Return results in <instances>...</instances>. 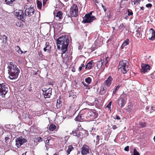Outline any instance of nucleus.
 Here are the masks:
<instances>
[{
  "mask_svg": "<svg viewBox=\"0 0 155 155\" xmlns=\"http://www.w3.org/2000/svg\"><path fill=\"white\" fill-rule=\"evenodd\" d=\"M79 118V116L77 117L75 119L76 120H77L78 121H80V120L78 119V118Z\"/></svg>",
  "mask_w": 155,
  "mask_h": 155,
  "instance_id": "55",
  "label": "nucleus"
},
{
  "mask_svg": "<svg viewBox=\"0 0 155 155\" xmlns=\"http://www.w3.org/2000/svg\"><path fill=\"white\" fill-rule=\"evenodd\" d=\"M91 151V149L89 147L85 144L83 145L81 148V153L82 155H86L89 153Z\"/></svg>",
  "mask_w": 155,
  "mask_h": 155,
  "instance_id": "11",
  "label": "nucleus"
},
{
  "mask_svg": "<svg viewBox=\"0 0 155 155\" xmlns=\"http://www.w3.org/2000/svg\"><path fill=\"white\" fill-rule=\"evenodd\" d=\"M86 110V117L88 120L92 121L97 117L98 114L95 110L87 109Z\"/></svg>",
  "mask_w": 155,
  "mask_h": 155,
  "instance_id": "3",
  "label": "nucleus"
},
{
  "mask_svg": "<svg viewBox=\"0 0 155 155\" xmlns=\"http://www.w3.org/2000/svg\"><path fill=\"white\" fill-rule=\"evenodd\" d=\"M118 127H117L116 125H114L112 126V128L113 129L115 130V129H116Z\"/></svg>",
  "mask_w": 155,
  "mask_h": 155,
  "instance_id": "49",
  "label": "nucleus"
},
{
  "mask_svg": "<svg viewBox=\"0 0 155 155\" xmlns=\"http://www.w3.org/2000/svg\"><path fill=\"white\" fill-rule=\"evenodd\" d=\"M124 150L125 151H128L129 150V146H127L124 148Z\"/></svg>",
  "mask_w": 155,
  "mask_h": 155,
  "instance_id": "48",
  "label": "nucleus"
},
{
  "mask_svg": "<svg viewBox=\"0 0 155 155\" xmlns=\"http://www.w3.org/2000/svg\"><path fill=\"white\" fill-rule=\"evenodd\" d=\"M128 64L129 63L126 60L120 61L118 66L119 70H120L123 74L126 73L129 70Z\"/></svg>",
  "mask_w": 155,
  "mask_h": 155,
  "instance_id": "4",
  "label": "nucleus"
},
{
  "mask_svg": "<svg viewBox=\"0 0 155 155\" xmlns=\"http://www.w3.org/2000/svg\"><path fill=\"white\" fill-rule=\"evenodd\" d=\"M140 8L141 9L143 10L144 9V8L143 7H141Z\"/></svg>",
  "mask_w": 155,
  "mask_h": 155,
  "instance_id": "63",
  "label": "nucleus"
},
{
  "mask_svg": "<svg viewBox=\"0 0 155 155\" xmlns=\"http://www.w3.org/2000/svg\"><path fill=\"white\" fill-rule=\"evenodd\" d=\"M127 95L123 93L117 100V103L119 107L122 108L124 107L127 102Z\"/></svg>",
  "mask_w": 155,
  "mask_h": 155,
  "instance_id": "5",
  "label": "nucleus"
},
{
  "mask_svg": "<svg viewBox=\"0 0 155 155\" xmlns=\"http://www.w3.org/2000/svg\"><path fill=\"white\" fill-rule=\"evenodd\" d=\"M62 15L63 13L62 12L60 11H58L56 15V17H58L59 19H61L62 18Z\"/></svg>",
  "mask_w": 155,
  "mask_h": 155,
  "instance_id": "28",
  "label": "nucleus"
},
{
  "mask_svg": "<svg viewBox=\"0 0 155 155\" xmlns=\"http://www.w3.org/2000/svg\"><path fill=\"white\" fill-rule=\"evenodd\" d=\"M126 26H125L124 25V24L122 23L119 26V28L120 29L122 28H125Z\"/></svg>",
  "mask_w": 155,
  "mask_h": 155,
  "instance_id": "43",
  "label": "nucleus"
},
{
  "mask_svg": "<svg viewBox=\"0 0 155 155\" xmlns=\"http://www.w3.org/2000/svg\"><path fill=\"white\" fill-rule=\"evenodd\" d=\"M69 14L71 17H76L78 15V8L75 4L72 5L69 9Z\"/></svg>",
  "mask_w": 155,
  "mask_h": 155,
  "instance_id": "6",
  "label": "nucleus"
},
{
  "mask_svg": "<svg viewBox=\"0 0 155 155\" xmlns=\"http://www.w3.org/2000/svg\"><path fill=\"white\" fill-rule=\"evenodd\" d=\"M72 21L71 16L68 15H66L63 20V22H65V23H68L69 22H70Z\"/></svg>",
  "mask_w": 155,
  "mask_h": 155,
  "instance_id": "18",
  "label": "nucleus"
},
{
  "mask_svg": "<svg viewBox=\"0 0 155 155\" xmlns=\"http://www.w3.org/2000/svg\"><path fill=\"white\" fill-rule=\"evenodd\" d=\"M16 25L17 26L21 28H23L24 26L23 24L21 21L17 22L16 23Z\"/></svg>",
  "mask_w": 155,
  "mask_h": 155,
  "instance_id": "34",
  "label": "nucleus"
},
{
  "mask_svg": "<svg viewBox=\"0 0 155 155\" xmlns=\"http://www.w3.org/2000/svg\"><path fill=\"white\" fill-rule=\"evenodd\" d=\"M5 2L6 4L7 5H9L10 4H12L13 3V2L15 0H5Z\"/></svg>",
  "mask_w": 155,
  "mask_h": 155,
  "instance_id": "36",
  "label": "nucleus"
},
{
  "mask_svg": "<svg viewBox=\"0 0 155 155\" xmlns=\"http://www.w3.org/2000/svg\"><path fill=\"white\" fill-rule=\"evenodd\" d=\"M101 93H101L102 94H104V93H105V92H106V89L104 88V87H103V90H101Z\"/></svg>",
  "mask_w": 155,
  "mask_h": 155,
  "instance_id": "42",
  "label": "nucleus"
},
{
  "mask_svg": "<svg viewBox=\"0 0 155 155\" xmlns=\"http://www.w3.org/2000/svg\"><path fill=\"white\" fill-rule=\"evenodd\" d=\"M15 15L17 18L22 21L24 22L26 16V14L25 12H23L22 10H19L16 12Z\"/></svg>",
  "mask_w": 155,
  "mask_h": 155,
  "instance_id": "8",
  "label": "nucleus"
},
{
  "mask_svg": "<svg viewBox=\"0 0 155 155\" xmlns=\"http://www.w3.org/2000/svg\"><path fill=\"white\" fill-rule=\"evenodd\" d=\"M133 12L130 9H128L127 11V15L128 16H133Z\"/></svg>",
  "mask_w": 155,
  "mask_h": 155,
  "instance_id": "38",
  "label": "nucleus"
},
{
  "mask_svg": "<svg viewBox=\"0 0 155 155\" xmlns=\"http://www.w3.org/2000/svg\"><path fill=\"white\" fill-rule=\"evenodd\" d=\"M134 155H139V152L136 150L135 149H134L133 151Z\"/></svg>",
  "mask_w": 155,
  "mask_h": 155,
  "instance_id": "40",
  "label": "nucleus"
},
{
  "mask_svg": "<svg viewBox=\"0 0 155 155\" xmlns=\"http://www.w3.org/2000/svg\"><path fill=\"white\" fill-rule=\"evenodd\" d=\"M150 109V107L148 106H147L146 108V110H147Z\"/></svg>",
  "mask_w": 155,
  "mask_h": 155,
  "instance_id": "57",
  "label": "nucleus"
},
{
  "mask_svg": "<svg viewBox=\"0 0 155 155\" xmlns=\"http://www.w3.org/2000/svg\"><path fill=\"white\" fill-rule=\"evenodd\" d=\"M47 0H43V5L44 6L45 5L46 3Z\"/></svg>",
  "mask_w": 155,
  "mask_h": 155,
  "instance_id": "53",
  "label": "nucleus"
},
{
  "mask_svg": "<svg viewBox=\"0 0 155 155\" xmlns=\"http://www.w3.org/2000/svg\"><path fill=\"white\" fill-rule=\"evenodd\" d=\"M51 49V46L49 45V42H46L45 45V47L43 49L44 51L49 53L50 52Z\"/></svg>",
  "mask_w": 155,
  "mask_h": 155,
  "instance_id": "17",
  "label": "nucleus"
},
{
  "mask_svg": "<svg viewBox=\"0 0 155 155\" xmlns=\"http://www.w3.org/2000/svg\"><path fill=\"white\" fill-rule=\"evenodd\" d=\"M68 43L69 40L68 36H62L57 40V48L61 50L63 54H64L67 50Z\"/></svg>",
  "mask_w": 155,
  "mask_h": 155,
  "instance_id": "1",
  "label": "nucleus"
},
{
  "mask_svg": "<svg viewBox=\"0 0 155 155\" xmlns=\"http://www.w3.org/2000/svg\"><path fill=\"white\" fill-rule=\"evenodd\" d=\"M96 19V18L94 16H90L89 15H85L83 18L82 22L84 23H91Z\"/></svg>",
  "mask_w": 155,
  "mask_h": 155,
  "instance_id": "9",
  "label": "nucleus"
},
{
  "mask_svg": "<svg viewBox=\"0 0 155 155\" xmlns=\"http://www.w3.org/2000/svg\"><path fill=\"white\" fill-rule=\"evenodd\" d=\"M69 97H71V98L74 99L76 97V95H74V93L72 91L69 92Z\"/></svg>",
  "mask_w": 155,
  "mask_h": 155,
  "instance_id": "32",
  "label": "nucleus"
},
{
  "mask_svg": "<svg viewBox=\"0 0 155 155\" xmlns=\"http://www.w3.org/2000/svg\"><path fill=\"white\" fill-rule=\"evenodd\" d=\"M111 104H112V102L111 101L108 104V105H107V107L109 108H110L111 107Z\"/></svg>",
  "mask_w": 155,
  "mask_h": 155,
  "instance_id": "44",
  "label": "nucleus"
},
{
  "mask_svg": "<svg viewBox=\"0 0 155 155\" xmlns=\"http://www.w3.org/2000/svg\"><path fill=\"white\" fill-rule=\"evenodd\" d=\"M42 91H43V94L45 98H47L50 97L51 95L52 88H50L47 90L45 91L42 90Z\"/></svg>",
  "mask_w": 155,
  "mask_h": 155,
  "instance_id": "14",
  "label": "nucleus"
},
{
  "mask_svg": "<svg viewBox=\"0 0 155 155\" xmlns=\"http://www.w3.org/2000/svg\"><path fill=\"white\" fill-rule=\"evenodd\" d=\"M146 6L147 8L151 7L152 6V5L150 3H149L146 4Z\"/></svg>",
  "mask_w": 155,
  "mask_h": 155,
  "instance_id": "46",
  "label": "nucleus"
},
{
  "mask_svg": "<svg viewBox=\"0 0 155 155\" xmlns=\"http://www.w3.org/2000/svg\"><path fill=\"white\" fill-rule=\"evenodd\" d=\"M82 67H81V66H80V67H79V69L80 71H81L82 70Z\"/></svg>",
  "mask_w": 155,
  "mask_h": 155,
  "instance_id": "61",
  "label": "nucleus"
},
{
  "mask_svg": "<svg viewBox=\"0 0 155 155\" xmlns=\"http://www.w3.org/2000/svg\"><path fill=\"white\" fill-rule=\"evenodd\" d=\"M134 109V107L131 104H129L128 105L127 110L129 112H131Z\"/></svg>",
  "mask_w": 155,
  "mask_h": 155,
  "instance_id": "24",
  "label": "nucleus"
},
{
  "mask_svg": "<svg viewBox=\"0 0 155 155\" xmlns=\"http://www.w3.org/2000/svg\"><path fill=\"white\" fill-rule=\"evenodd\" d=\"M94 63L93 62V61H91L88 62L86 65L85 69H91L94 66Z\"/></svg>",
  "mask_w": 155,
  "mask_h": 155,
  "instance_id": "19",
  "label": "nucleus"
},
{
  "mask_svg": "<svg viewBox=\"0 0 155 155\" xmlns=\"http://www.w3.org/2000/svg\"><path fill=\"white\" fill-rule=\"evenodd\" d=\"M72 71L73 72H74L75 71V69H74V68H73L72 69Z\"/></svg>",
  "mask_w": 155,
  "mask_h": 155,
  "instance_id": "59",
  "label": "nucleus"
},
{
  "mask_svg": "<svg viewBox=\"0 0 155 155\" xmlns=\"http://www.w3.org/2000/svg\"><path fill=\"white\" fill-rule=\"evenodd\" d=\"M152 30L151 36V37L149 38V39L151 40H153L155 39V31L152 28H151Z\"/></svg>",
  "mask_w": 155,
  "mask_h": 155,
  "instance_id": "22",
  "label": "nucleus"
},
{
  "mask_svg": "<svg viewBox=\"0 0 155 155\" xmlns=\"http://www.w3.org/2000/svg\"><path fill=\"white\" fill-rule=\"evenodd\" d=\"M72 134L74 136H76L78 137H79L81 135L80 132L78 130L73 131Z\"/></svg>",
  "mask_w": 155,
  "mask_h": 155,
  "instance_id": "25",
  "label": "nucleus"
},
{
  "mask_svg": "<svg viewBox=\"0 0 155 155\" xmlns=\"http://www.w3.org/2000/svg\"><path fill=\"white\" fill-rule=\"evenodd\" d=\"M74 149V148L72 145H70L68 147V148L67 150L68 154H70V152Z\"/></svg>",
  "mask_w": 155,
  "mask_h": 155,
  "instance_id": "27",
  "label": "nucleus"
},
{
  "mask_svg": "<svg viewBox=\"0 0 155 155\" xmlns=\"http://www.w3.org/2000/svg\"><path fill=\"white\" fill-rule=\"evenodd\" d=\"M45 139H47L46 140L45 142V147L47 148V145H49V141L51 140V137L50 136H49L46 138V137L44 138Z\"/></svg>",
  "mask_w": 155,
  "mask_h": 155,
  "instance_id": "23",
  "label": "nucleus"
},
{
  "mask_svg": "<svg viewBox=\"0 0 155 155\" xmlns=\"http://www.w3.org/2000/svg\"><path fill=\"white\" fill-rule=\"evenodd\" d=\"M38 54L40 56H41V55H42L41 53V52H39L38 53Z\"/></svg>",
  "mask_w": 155,
  "mask_h": 155,
  "instance_id": "60",
  "label": "nucleus"
},
{
  "mask_svg": "<svg viewBox=\"0 0 155 155\" xmlns=\"http://www.w3.org/2000/svg\"><path fill=\"white\" fill-rule=\"evenodd\" d=\"M7 37L5 35H1L0 40L4 44H6L7 41Z\"/></svg>",
  "mask_w": 155,
  "mask_h": 155,
  "instance_id": "20",
  "label": "nucleus"
},
{
  "mask_svg": "<svg viewBox=\"0 0 155 155\" xmlns=\"http://www.w3.org/2000/svg\"><path fill=\"white\" fill-rule=\"evenodd\" d=\"M155 108L152 107V106H151V107H150V113H153V112L155 110Z\"/></svg>",
  "mask_w": 155,
  "mask_h": 155,
  "instance_id": "41",
  "label": "nucleus"
},
{
  "mask_svg": "<svg viewBox=\"0 0 155 155\" xmlns=\"http://www.w3.org/2000/svg\"><path fill=\"white\" fill-rule=\"evenodd\" d=\"M27 142V140L22 137H19L15 139L16 145L18 147H19L24 143Z\"/></svg>",
  "mask_w": 155,
  "mask_h": 155,
  "instance_id": "10",
  "label": "nucleus"
},
{
  "mask_svg": "<svg viewBox=\"0 0 155 155\" xmlns=\"http://www.w3.org/2000/svg\"><path fill=\"white\" fill-rule=\"evenodd\" d=\"M16 48L17 49H18V53L20 54H21L23 53V51L21 50L20 48L18 46H17Z\"/></svg>",
  "mask_w": 155,
  "mask_h": 155,
  "instance_id": "37",
  "label": "nucleus"
},
{
  "mask_svg": "<svg viewBox=\"0 0 155 155\" xmlns=\"http://www.w3.org/2000/svg\"><path fill=\"white\" fill-rule=\"evenodd\" d=\"M124 19L127 20V16H126L124 17Z\"/></svg>",
  "mask_w": 155,
  "mask_h": 155,
  "instance_id": "62",
  "label": "nucleus"
},
{
  "mask_svg": "<svg viewBox=\"0 0 155 155\" xmlns=\"http://www.w3.org/2000/svg\"><path fill=\"white\" fill-rule=\"evenodd\" d=\"M37 7L38 8L40 9L42 7V4L41 2L38 0H37Z\"/></svg>",
  "mask_w": 155,
  "mask_h": 155,
  "instance_id": "33",
  "label": "nucleus"
},
{
  "mask_svg": "<svg viewBox=\"0 0 155 155\" xmlns=\"http://www.w3.org/2000/svg\"><path fill=\"white\" fill-rule=\"evenodd\" d=\"M54 155H59V152H56L55 153Z\"/></svg>",
  "mask_w": 155,
  "mask_h": 155,
  "instance_id": "56",
  "label": "nucleus"
},
{
  "mask_svg": "<svg viewBox=\"0 0 155 155\" xmlns=\"http://www.w3.org/2000/svg\"><path fill=\"white\" fill-rule=\"evenodd\" d=\"M103 41L102 38L101 37H99L94 41V44L97 47H100L102 44Z\"/></svg>",
  "mask_w": 155,
  "mask_h": 155,
  "instance_id": "15",
  "label": "nucleus"
},
{
  "mask_svg": "<svg viewBox=\"0 0 155 155\" xmlns=\"http://www.w3.org/2000/svg\"><path fill=\"white\" fill-rule=\"evenodd\" d=\"M114 119H117V120H120V117L118 115H116L115 116H114Z\"/></svg>",
  "mask_w": 155,
  "mask_h": 155,
  "instance_id": "45",
  "label": "nucleus"
},
{
  "mask_svg": "<svg viewBox=\"0 0 155 155\" xmlns=\"http://www.w3.org/2000/svg\"><path fill=\"white\" fill-rule=\"evenodd\" d=\"M129 43V41L128 40H127L124 41L122 44L120 48L121 49H123Z\"/></svg>",
  "mask_w": 155,
  "mask_h": 155,
  "instance_id": "26",
  "label": "nucleus"
},
{
  "mask_svg": "<svg viewBox=\"0 0 155 155\" xmlns=\"http://www.w3.org/2000/svg\"><path fill=\"white\" fill-rule=\"evenodd\" d=\"M81 66L83 68V67H84V64H81Z\"/></svg>",
  "mask_w": 155,
  "mask_h": 155,
  "instance_id": "58",
  "label": "nucleus"
},
{
  "mask_svg": "<svg viewBox=\"0 0 155 155\" xmlns=\"http://www.w3.org/2000/svg\"><path fill=\"white\" fill-rule=\"evenodd\" d=\"M150 66L147 64H142L141 65V72L143 73L148 72L150 70Z\"/></svg>",
  "mask_w": 155,
  "mask_h": 155,
  "instance_id": "13",
  "label": "nucleus"
},
{
  "mask_svg": "<svg viewBox=\"0 0 155 155\" xmlns=\"http://www.w3.org/2000/svg\"><path fill=\"white\" fill-rule=\"evenodd\" d=\"M18 65L14 62H10L7 67L9 77L11 80L17 79L20 72V69L18 67Z\"/></svg>",
  "mask_w": 155,
  "mask_h": 155,
  "instance_id": "2",
  "label": "nucleus"
},
{
  "mask_svg": "<svg viewBox=\"0 0 155 155\" xmlns=\"http://www.w3.org/2000/svg\"><path fill=\"white\" fill-rule=\"evenodd\" d=\"M56 128V126L52 124H51L49 127V129L51 131H53Z\"/></svg>",
  "mask_w": 155,
  "mask_h": 155,
  "instance_id": "31",
  "label": "nucleus"
},
{
  "mask_svg": "<svg viewBox=\"0 0 155 155\" xmlns=\"http://www.w3.org/2000/svg\"><path fill=\"white\" fill-rule=\"evenodd\" d=\"M9 137H6L5 138V142L7 143L8 141H7V140L9 139Z\"/></svg>",
  "mask_w": 155,
  "mask_h": 155,
  "instance_id": "51",
  "label": "nucleus"
},
{
  "mask_svg": "<svg viewBox=\"0 0 155 155\" xmlns=\"http://www.w3.org/2000/svg\"><path fill=\"white\" fill-rule=\"evenodd\" d=\"M35 9L33 7H31V6L30 8H26L25 12L26 14V16L27 15L28 16L30 17L33 15Z\"/></svg>",
  "mask_w": 155,
  "mask_h": 155,
  "instance_id": "12",
  "label": "nucleus"
},
{
  "mask_svg": "<svg viewBox=\"0 0 155 155\" xmlns=\"http://www.w3.org/2000/svg\"><path fill=\"white\" fill-rule=\"evenodd\" d=\"M43 139L40 137H37L35 139V141L37 142H40L43 141Z\"/></svg>",
  "mask_w": 155,
  "mask_h": 155,
  "instance_id": "30",
  "label": "nucleus"
},
{
  "mask_svg": "<svg viewBox=\"0 0 155 155\" xmlns=\"http://www.w3.org/2000/svg\"><path fill=\"white\" fill-rule=\"evenodd\" d=\"M100 136L98 135H97L96 136V138H97V141H98L100 140Z\"/></svg>",
  "mask_w": 155,
  "mask_h": 155,
  "instance_id": "52",
  "label": "nucleus"
},
{
  "mask_svg": "<svg viewBox=\"0 0 155 155\" xmlns=\"http://www.w3.org/2000/svg\"><path fill=\"white\" fill-rule=\"evenodd\" d=\"M153 139L154 140V142H155V136L153 137Z\"/></svg>",
  "mask_w": 155,
  "mask_h": 155,
  "instance_id": "64",
  "label": "nucleus"
},
{
  "mask_svg": "<svg viewBox=\"0 0 155 155\" xmlns=\"http://www.w3.org/2000/svg\"><path fill=\"white\" fill-rule=\"evenodd\" d=\"M104 60H101L100 61H97V66L98 68L100 69L101 68L103 63H104Z\"/></svg>",
  "mask_w": 155,
  "mask_h": 155,
  "instance_id": "21",
  "label": "nucleus"
},
{
  "mask_svg": "<svg viewBox=\"0 0 155 155\" xmlns=\"http://www.w3.org/2000/svg\"><path fill=\"white\" fill-rule=\"evenodd\" d=\"M113 78L111 76H109L107 79L104 82V84L107 87H110Z\"/></svg>",
  "mask_w": 155,
  "mask_h": 155,
  "instance_id": "16",
  "label": "nucleus"
},
{
  "mask_svg": "<svg viewBox=\"0 0 155 155\" xmlns=\"http://www.w3.org/2000/svg\"><path fill=\"white\" fill-rule=\"evenodd\" d=\"M146 124L144 122H140L139 123L138 126L140 128H143L146 127Z\"/></svg>",
  "mask_w": 155,
  "mask_h": 155,
  "instance_id": "29",
  "label": "nucleus"
},
{
  "mask_svg": "<svg viewBox=\"0 0 155 155\" xmlns=\"http://www.w3.org/2000/svg\"><path fill=\"white\" fill-rule=\"evenodd\" d=\"M85 81L87 83L89 84L91 83V79L90 77H88L85 78Z\"/></svg>",
  "mask_w": 155,
  "mask_h": 155,
  "instance_id": "35",
  "label": "nucleus"
},
{
  "mask_svg": "<svg viewBox=\"0 0 155 155\" xmlns=\"http://www.w3.org/2000/svg\"><path fill=\"white\" fill-rule=\"evenodd\" d=\"M93 12V11H91V12H90V13H89L87 14H86L85 15H89V16H93L92 15V13Z\"/></svg>",
  "mask_w": 155,
  "mask_h": 155,
  "instance_id": "47",
  "label": "nucleus"
},
{
  "mask_svg": "<svg viewBox=\"0 0 155 155\" xmlns=\"http://www.w3.org/2000/svg\"><path fill=\"white\" fill-rule=\"evenodd\" d=\"M119 87H120L119 86H118L115 87L114 90L113 91V93H112L113 94H114L116 93V92L119 89Z\"/></svg>",
  "mask_w": 155,
  "mask_h": 155,
  "instance_id": "39",
  "label": "nucleus"
},
{
  "mask_svg": "<svg viewBox=\"0 0 155 155\" xmlns=\"http://www.w3.org/2000/svg\"><path fill=\"white\" fill-rule=\"evenodd\" d=\"M107 57L106 58V59H105V64L106 65L108 63V60H107Z\"/></svg>",
  "mask_w": 155,
  "mask_h": 155,
  "instance_id": "54",
  "label": "nucleus"
},
{
  "mask_svg": "<svg viewBox=\"0 0 155 155\" xmlns=\"http://www.w3.org/2000/svg\"><path fill=\"white\" fill-rule=\"evenodd\" d=\"M101 6H102V7L103 8V9L104 10V12H106V11L107 10V9H106L105 8V7L103 5H101Z\"/></svg>",
  "mask_w": 155,
  "mask_h": 155,
  "instance_id": "50",
  "label": "nucleus"
},
{
  "mask_svg": "<svg viewBox=\"0 0 155 155\" xmlns=\"http://www.w3.org/2000/svg\"><path fill=\"white\" fill-rule=\"evenodd\" d=\"M8 91V86L5 84H0V93L2 97H5Z\"/></svg>",
  "mask_w": 155,
  "mask_h": 155,
  "instance_id": "7",
  "label": "nucleus"
}]
</instances>
